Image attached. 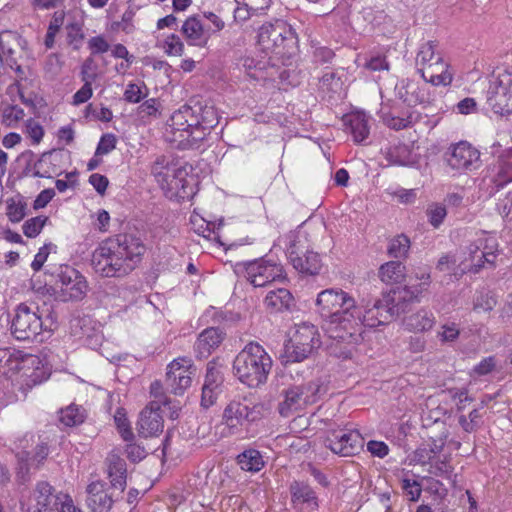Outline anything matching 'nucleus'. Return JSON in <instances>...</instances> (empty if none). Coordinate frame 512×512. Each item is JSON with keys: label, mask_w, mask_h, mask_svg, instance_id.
I'll list each match as a JSON object with an SVG mask.
<instances>
[{"label": "nucleus", "mask_w": 512, "mask_h": 512, "mask_svg": "<svg viewBox=\"0 0 512 512\" xmlns=\"http://www.w3.org/2000/svg\"><path fill=\"white\" fill-rule=\"evenodd\" d=\"M7 216L12 222H20L25 216V206L14 200L9 201L7 205Z\"/></svg>", "instance_id": "61"}, {"label": "nucleus", "mask_w": 512, "mask_h": 512, "mask_svg": "<svg viewBox=\"0 0 512 512\" xmlns=\"http://www.w3.org/2000/svg\"><path fill=\"white\" fill-rule=\"evenodd\" d=\"M355 314L359 318L355 328L333 333L335 343L330 344V351L337 357L350 358L355 346L362 341V326L375 328L387 324L393 317L394 307L390 306L389 297H383L372 305H366L363 310L357 306Z\"/></svg>", "instance_id": "2"}, {"label": "nucleus", "mask_w": 512, "mask_h": 512, "mask_svg": "<svg viewBox=\"0 0 512 512\" xmlns=\"http://www.w3.org/2000/svg\"><path fill=\"white\" fill-rule=\"evenodd\" d=\"M344 122L356 143H362L368 138L370 133V117L364 112H352L346 115Z\"/></svg>", "instance_id": "29"}, {"label": "nucleus", "mask_w": 512, "mask_h": 512, "mask_svg": "<svg viewBox=\"0 0 512 512\" xmlns=\"http://www.w3.org/2000/svg\"><path fill=\"white\" fill-rule=\"evenodd\" d=\"M43 328L42 317L38 306L21 303L15 310L11 324V333L18 340L36 338Z\"/></svg>", "instance_id": "11"}, {"label": "nucleus", "mask_w": 512, "mask_h": 512, "mask_svg": "<svg viewBox=\"0 0 512 512\" xmlns=\"http://www.w3.org/2000/svg\"><path fill=\"white\" fill-rule=\"evenodd\" d=\"M146 247L140 238L119 234L102 241L92 254L94 271L103 277H123L141 262Z\"/></svg>", "instance_id": "1"}, {"label": "nucleus", "mask_w": 512, "mask_h": 512, "mask_svg": "<svg viewBox=\"0 0 512 512\" xmlns=\"http://www.w3.org/2000/svg\"><path fill=\"white\" fill-rule=\"evenodd\" d=\"M316 304L322 316L327 317V333L334 342L333 333H343L345 329H353L359 321L355 299L341 289H326L321 291Z\"/></svg>", "instance_id": "3"}, {"label": "nucleus", "mask_w": 512, "mask_h": 512, "mask_svg": "<svg viewBox=\"0 0 512 512\" xmlns=\"http://www.w3.org/2000/svg\"><path fill=\"white\" fill-rule=\"evenodd\" d=\"M403 324L408 331L424 332L432 329L435 324V316L431 311L421 309L407 316Z\"/></svg>", "instance_id": "31"}, {"label": "nucleus", "mask_w": 512, "mask_h": 512, "mask_svg": "<svg viewBox=\"0 0 512 512\" xmlns=\"http://www.w3.org/2000/svg\"><path fill=\"white\" fill-rule=\"evenodd\" d=\"M423 79L434 86H447L453 80V74L449 69V65L442 58L440 61L429 64L425 69H419Z\"/></svg>", "instance_id": "26"}, {"label": "nucleus", "mask_w": 512, "mask_h": 512, "mask_svg": "<svg viewBox=\"0 0 512 512\" xmlns=\"http://www.w3.org/2000/svg\"><path fill=\"white\" fill-rule=\"evenodd\" d=\"M379 277L386 284L400 283L405 278V266L400 261H389L379 268Z\"/></svg>", "instance_id": "35"}, {"label": "nucleus", "mask_w": 512, "mask_h": 512, "mask_svg": "<svg viewBox=\"0 0 512 512\" xmlns=\"http://www.w3.org/2000/svg\"><path fill=\"white\" fill-rule=\"evenodd\" d=\"M25 116L24 110L16 105L9 106L3 111L4 122L9 127H14Z\"/></svg>", "instance_id": "54"}, {"label": "nucleus", "mask_w": 512, "mask_h": 512, "mask_svg": "<svg viewBox=\"0 0 512 512\" xmlns=\"http://www.w3.org/2000/svg\"><path fill=\"white\" fill-rule=\"evenodd\" d=\"M48 455V448L45 445L37 446L34 456L30 457L28 452L23 453L22 460L26 462L27 470L31 466L37 467Z\"/></svg>", "instance_id": "57"}, {"label": "nucleus", "mask_w": 512, "mask_h": 512, "mask_svg": "<svg viewBox=\"0 0 512 512\" xmlns=\"http://www.w3.org/2000/svg\"><path fill=\"white\" fill-rule=\"evenodd\" d=\"M242 67L245 73L253 80L264 78L263 66L260 62H256L253 58L246 57L242 60Z\"/></svg>", "instance_id": "51"}, {"label": "nucleus", "mask_w": 512, "mask_h": 512, "mask_svg": "<svg viewBox=\"0 0 512 512\" xmlns=\"http://www.w3.org/2000/svg\"><path fill=\"white\" fill-rule=\"evenodd\" d=\"M319 345L320 340L316 327L312 324L302 323L295 325L294 331L285 345V353L288 361L300 362L306 359Z\"/></svg>", "instance_id": "10"}, {"label": "nucleus", "mask_w": 512, "mask_h": 512, "mask_svg": "<svg viewBox=\"0 0 512 512\" xmlns=\"http://www.w3.org/2000/svg\"><path fill=\"white\" fill-rule=\"evenodd\" d=\"M447 165L457 172H468L480 167V152L467 141H460L449 147L446 153Z\"/></svg>", "instance_id": "16"}, {"label": "nucleus", "mask_w": 512, "mask_h": 512, "mask_svg": "<svg viewBox=\"0 0 512 512\" xmlns=\"http://www.w3.org/2000/svg\"><path fill=\"white\" fill-rule=\"evenodd\" d=\"M98 66L92 56L86 58L81 66L80 76L83 83L92 84L98 78Z\"/></svg>", "instance_id": "49"}, {"label": "nucleus", "mask_w": 512, "mask_h": 512, "mask_svg": "<svg viewBox=\"0 0 512 512\" xmlns=\"http://www.w3.org/2000/svg\"><path fill=\"white\" fill-rule=\"evenodd\" d=\"M206 130L207 129L201 126L200 120H198V125L191 127L182 137H170L169 140L176 143L177 147L185 149L203 140L206 135Z\"/></svg>", "instance_id": "36"}, {"label": "nucleus", "mask_w": 512, "mask_h": 512, "mask_svg": "<svg viewBox=\"0 0 512 512\" xmlns=\"http://www.w3.org/2000/svg\"><path fill=\"white\" fill-rule=\"evenodd\" d=\"M163 48L165 53L170 56H181L184 53V44L180 37L175 34L166 37Z\"/></svg>", "instance_id": "50"}, {"label": "nucleus", "mask_w": 512, "mask_h": 512, "mask_svg": "<svg viewBox=\"0 0 512 512\" xmlns=\"http://www.w3.org/2000/svg\"><path fill=\"white\" fill-rule=\"evenodd\" d=\"M56 285L57 297L64 302L82 300L88 291L85 277L70 266L61 268Z\"/></svg>", "instance_id": "14"}, {"label": "nucleus", "mask_w": 512, "mask_h": 512, "mask_svg": "<svg viewBox=\"0 0 512 512\" xmlns=\"http://www.w3.org/2000/svg\"><path fill=\"white\" fill-rule=\"evenodd\" d=\"M195 372L192 359L178 357L167 366L166 384L173 394L182 395L191 386Z\"/></svg>", "instance_id": "15"}, {"label": "nucleus", "mask_w": 512, "mask_h": 512, "mask_svg": "<svg viewBox=\"0 0 512 512\" xmlns=\"http://www.w3.org/2000/svg\"><path fill=\"white\" fill-rule=\"evenodd\" d=\"M431 473L449 479L452 474V466L446 460H438L431 466Z\"/></svg>", "instance_id": "64"}, {"label": "nucleus", "mask_w": 512, "mask_h": 512, "mask_svg": "<svg viewBox=\"0 0 512 512\" xmlns=\"http://www.w3.org/2000/svg\"><path fill=\"white\" fill-rule=\"evenodd\" d=\"M225 334L219 328H207L198 337L195 350L200 358L208 357L224 339Z\"/></svg>", "instance_id": "28"}, {"label": "nucleus", "mask_w": 512, "mask_h": 512, "mask_svg": "<svg viewBox=\"0 0 512 512\" xmlns=\"http://www.w3.org/2000/svg\"><path fill=\"white\" fill-rule=\"evenodd\" d=\"M364 439L356 430L338 429L329 432L325 446L341 456H352L363 447Z\"/></svg>", "instance_id": "17"}, {"label": "nucleus", "mask_w": 512, "mask_h": 512, "mask_svg": "<svg viewBox=\"0 0 512 512\" xmlns=\"http://www.w3.org/2000/svg\"><path fill=\"white\" fill-rule=\"evenodd\" d=\"M181 32L187 43L191 46L203 48L210 39L209 29H205L197 16H191L185 20Z\"/></svg>", "instance_id": "24"}, {"label": "nucleus", "mask_w": 512, "mask_h": 512, "mask_svg": "<svg viewBox=\"0 0 512 512\" xmlns=\"http://www.w3.org/2000/svg\"><path fill=\"white\" fill-rule=\"evenodd\" d=\"M294 304L293 295L285 288L270 290L264 299V305L271 313L289 311Z\"/></svg>", "instance_id": "27"}, {"label": "nucleus", "mask_w": 512, "mask_h": 512, "mask_svg": "<svg viewBox=\"0 0 512 512\" xmlns=\"http://www.w3.org/2000/svg\"><path fill=\"white\" fill-rule=\"evenodd\" d=\"M87 506L92 512H109L113 500L105 490V484L101 481H95L87 487Z\"/></svg>", "instance_id": "25"}, {"label": "nucleus", "mask_w": 512, "mask_h": 512, "mask_svg": "<svg viewBox=\"0 0 512 512\" xmlns=\"http://www.w3.org/2000/svg\"><path fill=\"white\" fill-rule=\"evenodd\" d=\"M0 368L9 377L15 376L14 381L24 392L49 377L48 368L39 356L23 354L21 351L0 350Z\"/></svg>", "instance_id": "4"}, {"label": "nucleus", "mask_w": 512, "mask_h": 512, "mask_svg": "<svg viewBox=\"0 0 512 512\" xmlns=\"http://www.w3.org/2000/svg\"><path fill=\"white\" fill-rule=\"evenodd\" d=\"M287 249L288 258L293 267L303 274L316 275L322 267L319 255L308 250L306 239H302L296 232H289L279 238Z\"/></svg>", "instance_id": "6"}, {"label": "nucleus", "mask_w": 512, "mask_h": 512, "mask_svg": "<svg viewBox=\"0 0 512 512\" xmlns=\"http://www.w3.org/2000/svg\"><path fill=\"white\" fill-rule=\"evenodd\" d=\"M198 120L193 109L184 105L171 115L166 132L171 137H182L191 127L198 125Z\"/></svg>", "instance_id": "23"}, {"label": "nucleus", "mask_w": 512, "mask_h": 512, "mask_svg": "<svg viewBox=\"0 0 512 512\" xmlns=\"http://www.w3.org/2000/svg\"><path fill=\"white\" fill-rule=\"evenodd\" d=\"M222 382H223V377H222L221 373L214 367H208L203 387L208 388V389L210 388V389L217 390V391L221 392Z\"/></svg>", "instance_id": "55"}, {"label": "nucleus", "mask_w": 512, "mask_h": 512, "mask_svg": "<svg viewBox=\"0 0 512 512\" xmlns=\"http://www.w3.org/2000/svg\"><path fill=\"white\" fill-rule=\"evenodd\" d=\"M497 304L495 295L490 291H480L473 299V310L476 312H490Z\"/></svg>", "instance_id": "41"}, {"label": "nucleus", "mask_w": 512, "mask_h": 512, "mask_svg": "<svg viewBox=\"0 0 512 512\" xmlns=\"http://www.w3.org/2000/svg\"><path fill=\"white\" fill-rule=\"evenodd\" d=\"M381 118L389 128L394 130H401L415 123L418 119V114L411 112L409 115H407V117H398L390 113L382 112Z\"/></svg>", "instance_id": "40"}, {"label": "nucleus", "mask_w": 512, "mask_h": 512, "mask_svg": "<svg viewBox=\"0 0 512 512\" xmlns=\"http://www.w3.org/2000/svg\"><path fill=\"white\" fill-rule=\"evenodd\" d=\"M479 241L482 242L480 258H483L485 263L493 265L496 259V252L498 251V242L494 236L485 233L479 236Z\"/></svg>", "instance_id": "39"}, {"label": "nucleus", "mask_w": 512, "mask_h": 512, "mask_svg": "<svg viewBox=\"0 0 512 512\" xmlns=\"http://www.w3.org/2000/svg\"><path fill=\"white\" fill-rule=\"evenodd\" d=\"M497 177L498 186L512 181V149L500 158Z\"/></svg>", "instance_id": "43"}, {"label": "nucleus", "mask_w": 512, "mask_h": 512, "mask_svg": "<svg viewBox=\"0 0 512 512\" xmlns=\"http://www.w3.org/2000/svg\"><path fill=\"white\" fill-rule=\"evenodd\" d=\"M291 503L298 512H313L318 508V498L314 490L305 482L293 481L289 486Z\"/></svg>", "instance_id": "22"}, {"label": "nucleus", "mask_w": 512, "mask_h": 512, "mask_svg": "<svg viewBox=\"0 0 512 512\" xmlns=\"http://www.w3.org/2000/svg\"><path fill=\"white\" fill-rule=\"evenodd\" d=\"M443 58L438 44L435 41H427L423 43L416 56V65L418 69H425L427 65L440 61Z\"/></svg>", "instance_id": "34"}, {"label": "nucleus", "mask_w": 512, "mask_h": 512, "mask_svg": "<svg viewBox=\"0 0 512 512\" xmlns=\"http://www.w3.org/2000/svg\"><path fill=\"white\" fill-rule=\"evenodd\" d=\"M481 245L482 242L479 241L478 237L467 246L466 253L468 256L464 259L460 258V266H462L461 272L471 270L476 273L484 267L485 261L483 258H480V254L482 252Z\"/></svg>", "instance_id": "32"}, {"label": "nucleus", "mask_w": 512, "mask_h": 512, "mask_svg": "<svg viewBox=\"0 0 512 512\" xmlns=\"http://www.w3.org/2000/svg\"><path fill=\"white\" fill-rule=\"evenodd\" d=\"M423 292V289H419L417 286H405L397 288L393 291L392 296H387L390 298L391 302H411V301H417L421 293Z\"/></svg>", "instance_id": "44"}, {"label": "nucleus", "mask_w": 512, "mask_h": 512, "mask_svg": "<svg viewBox=\"0 0 512 512\" xmlns=\"http://www.w3.org/2000/svg\"><path fill=\"white\" fill-rule=\"evenodd\" d=\"M116 146V138L113 134H106L101 137L96 148L95 156L106 155Z\"/></svg>", "instance_id": "62"}, {"label": "nucleus", "mask_w": 512, "mask_h": 512, "mask_svg": "<svg viewBox=\"0 0 512 512\" xmlns=\"http://www.w3.org/2000/svg\"><path fill=\"white\" fill-rule=\"evenodd\" d=\"M64 16L65 14L63 11H56L53 14L45 36L44 43L46 48L51 49L54 46L55 36L59 32L61 26L63 25Z\"/></svg>", "instance_id": "45"}, {"label": "nucleus", "mask_w": 512, "mask_h": 512, "mask_svg": "<svg viewBox=\"0 0 512 512\" xmlns=\"http://www.w3.org/2000/svg\"><path fill=\"white\" fill-rule=\"evenodd\" d=\"M236 4L244 5L258 15L264 13L271 5L272 0H235Z\"/></svg>", "instance_id": "60"}, {"label": "nucleus", "mask_w": 512, "mask_h": 512, "mask_svg": "<svg viewBox=\"0 0 512 512\" xmlns=\"http://www.w3.org/2000/svg\"><path fill=\"white\" fill-rule=\"evenodd\" d=\"M151 173L162 190L167 193L179 195L181 191L185 192L187 171L168 157L158 156L151 166Z\"/></svg>", "instance_id": "9"}, {"label": "nucleus", "mask_w": 512, "mask_h": 512, "mask_svg": "<svg viewBox=\"0 0 512 512\" xmlns=\"http://www.w3.org/2000/svg\"><path fill=\"white\" fill-rule=\"evenodd\" d=\"M409 249V238L404 234H400L389 240L387 253L392 258L405 259L408 256Z\"/></svg>", "instance_id": "38"}, {"label": "nucleus", "mask_w": 512, "mask_h": 512, "mask_svg": "<svg viewBox=\"0 0 512 512\" xmlns=\"http://www.w3.org/2000/svg\"><path fill=\"white\" fill-rule=\"evenodd\" d=\"M163 426L160 401H151L140 413L138 432L143 437L157 436Z\"/></svg>", "instance_id": "21"}, {"label": "nucleus", "mask_w": 512, "mask_h": 512, "mask_svg": "<svg viewBox=\"0 0 512 512\" xmlns=\"http://www.w3.org/2000/svg\"><path fill=\"white\" fill-rule=\"evenodd\" d=\"M272 368V360L258 343H249L236 356L233 363L234 374L249 387L255 388L267 381Z\"/></svg>", "instance_id": "5"}, {"label": "nucleus", "mask_w": 512, "mask_h": 512, "mask_svg": "<svg viewBox=\"0 0 512 512\" xmlns=\"http://www.w3.org/2000/svg\"><path fill=\"white\" fill-rule=\"evenodd\" d=\"M107 472L111 485L114 488L124 490L126 486L127 468L124 459L117 454H109L107 457Z\"/></svg>", "instance_id": "30"}, {"label": "nucleus", "mask_w": 512, "mask_h": 512, "mask_svg": "<svg viewBox=\"0 0 512 512\" xmlns=\"http://www.w3.org/2000/svg\"><path fill=\"white\" fill-rule=\"evenodd\" d=\"M26 133L32 139L33 144H39L44 136L43 127L33 119L26 122Z\"/></svg>", "instance_id": "58"}, {"label": "nucleus", "mask_w": 512, "mask_h": 512, "mask_svg": "<svg viewBox=\"0 0 512 512\" xmlns=\"http://www.w3.org/2000/svg\"><path fill=\"white\" fill-rule=\"evenodd\" d=\"M93 95L92 84L83 83V86L73 95V104L78 106L87 102Z\"/></svg>", "instance_id": "63"}, {"label": "nucleus", "mask_w": 512, "mask_h": 512, "mask_svg": "<svg viewBox=\"0 0 512 512\" xmlns=\"http://www.w3.org/2000/svg\"><path fill=\"white\" fill-rule=\"evenodd\" d=\"M15 71V81L8 88L9 93L17 92L23 103H28V100L24 97V90L32 85L33 73L30 68H23L20 65H16L13 68Z\"/></svg>", "instance_id": "33"}, {"label": "nucleus", "mask_w": 512, "mask_h": 512, "mask_svg": "<svg viewBox=\"0 0 512 512\" xmlns=\"http://www.w3.org/2000/svg\"><path fill=\"white\" fill-rule=\"evenodd\" d=\"M237 462L242 470L249 472H258L264 466L260 452L255 449L245 450L238 455Z\"/></svg>", "instance_id": "37"}, {"label": "nucleus", "mask_w": 512, "mask_h": 512, "mask_svg": "<svg viewBox=\"0 0 512 512\" xmlns=\"http://www.w3.org/2000/svg\"><path fill=\"white\" fill-rule=\"evenodd\" d=\"M314 401V389L311 384L292 386L283 391V400L278 405V411L281 416L288 417Z\"/></svg>", "instance_id": "19"}, {"label": "nucleus", "mask_w": 512, "mask_h": 512, "mask_svg": "<svg viewBox=\"0 0 512 512\" xmlns=\"http://www.w3.org/2000/svg\"><path fill=\"white\" fill-rule=\"evenodd\" d=\"M258 43L264 51L283 56L295 44V33L285 21L276 20L260 27Z\"/></svg>", "instance_id": "8"}, {"label": "nucleus", "mask_w": 512, "mask_h": 512, "mask_svg": "<svg viewBox=\"0 0 512 512\" xmlns=\"http://www.w3.org/2000/svg\"><path fill=\"white\" fill-rule=\"evenodd\" d=\"M47 221H48V217H46V216H36V217L28 219L23 224L24 235L29 238H34V237L38 236Z\"/></svg>", "instance_id": "47"}, {"label": "nucleus", "mask_w": 512, "mask_h": 512, "mask_svg": "<svg viewBox=\"0 0 512 512\" xmlns=\"http://www.w3.org/2000/svg\"><path fill=\"white\" fill-rule=\"evenodd\" d=\"M401 486L410 501H417L420 498L422 489L417 481L405 478L402 480Z\"/></svg>", "instance_id": "59"}, {"label": "nucleus", "mask_w": 512, "mask_h": 512, "mask_svg": "<svg viewBox=\"0 0 512 512\" xmlns=\"http://www.w3.org/2000/svg\"><path fill=\"white\" fill-rule=\"evenodd\" d=\"M114 421L117 429L124 441L130 442L134 438L126 413L123 409H118L114 415Z\"/></svg>", "instance_id": "46"}, {"label": "nucleus", "mask_w": 512, "mask_h": 512, "mask_svg": "<svg viewBox=\"0 0 512 512\" xmlns=\"http://www.w3.org/2000/svg\"><path fill=\"white\" fill-rule=\"evenodd\" d=\"M245 273L247 280L254 287H264L284 278L283 267L280 264L265 259L247 263Z\"/></svg>", "instance_id": "18"}, {"label": "nucleus", "mask_w": 512, "mask_h": 512, "mask_svg": "<svg viewBox=\"0 0 512 512\" xmlns=\"http://www.w3.org/2000/svg\"><path fill=\"white\" fill-rule=\"evenodd\" d=\"M487 103L495 114L512 113V73L504 70L493 77L487 91Z\"/></svg>", "instance_id": "12"}, {"label": "nucleus", "mask_w": 512, "mask_h": 512, "mask_svg": "<svg viewBox=\"0 0 512 512\" xmlns=\"http://www.w3.org/2000/svg\"><path fill=\"white\" fill-rule=\"evenodd\" d=\"M60 493L46 481L38 482L29 496L21 501L26 512H57L60 505Z\"/></svg>", "instance_id": "13"}, {"label": "nucleus", "mask_w": 512, "mask_h": 512, "mask_svg": "<svg viewBox=\"0 0 512 512\" xmlns=\"http://www.w3.org/2000/svg\"><path fill=\"white\" fill-rule=\"evenodd\" d=\"M87 47L91 55H97L109 51L110 44L103 35H97L88 40Z\"/></svg>", "instance_id": "53"}, {"label": "nucleus", "mask_w": 512, "mask_h": 512, "mask_svg": "<svg viewBox=\"0 0 512 512\" xmlns=\"http://www.w3.org/2000/svg\"><path fill=\"white\" fill-rule=\"evenodd\" d=\"M395 91L397 97L408 106L430 104L433 101V95L426 84L420 86L411 80H401L396 84Z\"/></svg>", "instance_id": "20"}, {"label": "nucleus", "mask_w": 512, "mask_h": 512, "mask_svg": "<svg viewBox=\"0 0 512 512\" xmlns=\"http://www.w3.org/2000/svg\"><path fill=\"white\" fill-rule=\"evenodd\" d=\"M460 335V329L454 322H447L441 325L437 332V337L442 343H451L458 339Z\"/></svg>", "instance_id": "48"}, {"label": "nucleus", "mask_w": 512, "mask_h": 512, "mask_svg": "<svg viewBox=\"0 0 512 512\" xmlns=\"http://www.w3.org/2000/svg\"><path fill=\"white\" fill-rule=\"evenodd\" d=\"M341 86L340 78L333 71L326 72L320 79V87L323 91L337 92Z\"/></svg>", "instance_id": "52"}, {"label": "nucleus", "mask_w": 512, "mask_h": 512, "mask_svg": "<svg viewBox=\"0 0 512 512\" xmlns=\"http://www.w3.org/2000/svg\"><path fill=\"white\" fill-rule=\"evenodd\" d=\"M265 407L261 403H253L245 397L231 400L225 407L222 423L228 434H235L246 424L256 422L264 416Z\"/></svg>", "instance_id": "7"}, {"label": "nucleus", "mask_w": 512, "mask_h": 512, "mask_svg": "<svg viewBox=\"0 0 512 512\" xmlns=\"http://www.w3.org/2000/svg\"><path fill=\"white\" fill-rule=\"evenodd\" d=\"M34 153L32 151H26L21 154L20 159L26 160L27 167L25 169L26 175H32L33 177H45L44 174L40 172L39 165L41 164V160L33 161Z\"/></svg>", "instance_id": "56"}, {"label": "nucleus", "mask_w": 512, "mask_h": 512, "mask_svg": "<svg viewBox=\"0 0 512 512\" xmlns=\"http://www.w3.org/2000/svg\"><path fill=\"white\" fill-rule=\"evenodd\" d=\"M84 418V411L76 405H70L60 412L61 423L68 427L81 424Z\"/></svg>", "instance_id": "42"}]
</instances>
